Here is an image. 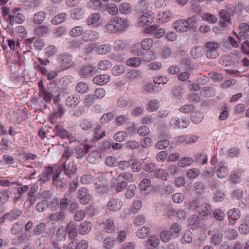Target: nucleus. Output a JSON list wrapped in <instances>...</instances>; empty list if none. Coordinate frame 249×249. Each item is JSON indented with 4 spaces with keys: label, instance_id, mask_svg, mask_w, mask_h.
Masks as SVG:
<instances>
[{
    "label": "nucleus",
    "instance_id": "f257e3e1",
    "mask_svg": "<svg viewBox=\"0 0 249 249\" xmlns=\"http://www.w3.org/2000/svg\"><path fill=\"white\" fill-rule=\"evenodd\" d=\"M220 44L216 41L206 42L204 46V53L207 58L214 59L218 56V49Z\"/></svg>",
    "mask_w": 249,
    "mask_h": 249
},
{
    "label": "nucleus",
    "instance_id": "f03ea898",
    "mask_svg": "<svg viewBox=\"0 0 249 249\" xmlns=\"http://www.w3.org/2000/svg\"><path fill=\"white\" fill-rule=\"evenodd\" d=\"M57 60L62 70L70 68L74 64L72 55L69 53H64L58 54Z\"/></svg>",
    "mask_w": 249,
    "mask_h": 249
},
{
    "label": "nucleus",
    "instance_id": "7ed1b4c3",
    "mask_svg": "<svg viewBox=\"0 0 249 249\" xmlns=\"http://www.w3.org/2000/svg\"><path fill=\"white\" fill-rule=\"evenodd\" d=\"M96 193L99 195L106 194L108 192V182L103 176H100L94 180Z\"/></svg>",
    "mask_w": 249,
    "mask_h": 249
},
{
    "label": "nucleus",
    "instance_id": "20e7f679",
    "mask_svg": "<svg viewBox=\"0 0 249 249\" xmlns=\"http://www.w3.org/2000/svg\"><path fill=\"white\" fill-rule=\"evenodd\" d=\"M123 202L119 198H112L110 199L106 205V212L110 213L116 212L121 209Z\"/></svg>",
    "mask_w": 249,
    "mask_h": 249
},
{
    "label": "nucleus",
    "instance_id": "39448f33",
    "mask_svg": "<svg viewBox=\"0 0 249 249\" xmlns=\"http://www.w3.org/2000/svg\"><path fill=\"white\" fill-rule=\"evenodd\" d=\"M61 170L60 172H63L65 175L71 178L75 175L77 171L76 164L73 161L67 164L66 162L60 163Z\"/></svg>",
    "mask_w": 249,
    "mask_h": 249
},
{
    "label": "nucleus",
    "instance_id": "423d86ee",
    "mask_svg": "<svg viewBox=\"0 0 249 249\" xmlns=\"http://www.w3.org/2000/svg\"><path fill=\"white\" fill-rule=\"evenodd\" d=\"M219 21L221 27L227 29L232 23L231 19V14L230 11L227 10H220L219 11Z\"/></svg>",
    "mask_w": 249,
    "mask_h": 249
},
{
    "label": "nucleus",
    "instance_id": "0eeeda50",
    "mask_svg": "<svg viewBox=\"0 0 249 249\" xmlns=\"http://www.w3.org/2000/svg\"><path fill=\"white\" fill-rule=\"evenodd\" d=\"M53 184L57 189H63L67 186L68 183L67 179L64 178V175L61 174V172L54 174L53 176Z\"/></svg>",
    "mask_w": 249,
    "mask_h": 249
},
{
    "label": "nucleus",
    "instance_id": "6e6552de",
    "mask_svg": "<svg viewBox=\"0 0 249 249\" xmlns=\"http://www.w3.org/2000/svg\"><path fill=\"white\" fill-rule=\"evenodd\" d=\"M189 121L187 119H182L181 123L180 119L177 116H173L170 120L169 126L174 129L186 128L189 124Z\"/></svg>",
    "mask_w": 249,
    "mask_h": 249
},
{
    "label": "nucleus",
    "instance_id": "1a4fd4ad",
    "mask_svg": "<svg viewBox=\"0 0 249 249\" xmlns=\"http://www.w3.org/2000/svg\"><path fill=\"white\" fill-rule=\"evenodd\" d=\"M111 187L114 188L117 193H120L123 191L127 187V183L126 181L122 180L119 179L117 177L116 178H113L110 182Z\"/></svg>",
    "mask_w": 249,
    "mask_h": 249
},
{
    "label": "nucleus",
    "instance_id": "9d476101",
    "mask_svg": "<svg viewBox=\"0 0 249 249\" xmlns=\"http://www.w3.org/2000/svg\"><path fill=\"white\" fill-rule=\"evenodd\" d=\"M53 173V169L52 167L48 166L45 168L44 170L38 176V181L41 184H43L49 181Z\"/></svg>",
    "mask_w": 249,
    "mask_h": 249
},
{
    "label": "nucleus",
    "instance_id": "9b49d317",
    "mask_svg": "<svg viewBox=\"0 0 249 249\" xmlns=\"http://www.w3.org/2000/svg\"><path fill=\"white\" fill-rule=\"evenodd\" d=\"M96 71L97 70L95 67L88 65L81 67L79 71V74L82 77H88L94 75Z\"/></svg>",
    "mask_w": 249,
    "mask_h": 249
},
{
    "label": "nucleus",
    "instance_id": "f8f14e48",
    "mask_svg": "<svg viewBox=\"0 0 249 249\" xmlns=\"http://www.w3.org/2000/svg\"><path fill=\"white\" fill-rule=\"evenodd\" d=\"M154 17L152 12L145 13L139 18L138 23L140 26H148L153 22Z\"/></svg>",
    "mask_w": 249,
    "mask_h": 249
},
{
    "label": "nucleus",
    "instance_id": "ddd939ff",
    "mask_svg": "<svg viewBox=\"0 0 249 249\" xmlns=\"http://www.w3.org/2000/svg\"><path fill=\"white\" fill-rule=\"evenodd\" d=\"M112 23H114L117 31L124 30L129 26L128 20L119 17H114Z\"/></svg>",
    "mask_w": 249,
    "mask_h": 249
},
{
    "label": "nucleus",
    "instance_id": "4468645a",
    "mask_svg": "<svg viewBox=\"0 0 249 249\" xmlns=\"http://www.w3.org/2000/svg\"><path fill=\"white\" fill-rule=\"evenodd\" d=\"M100 14L99 13H95L91 14L86 19V22L88 25L91 26L93 27L99 26Z\"/></svg>",
    "mask_w": 249,
    "mask_h": 249
},
{
    "label": "nucleus",
    "instance_id": "2eb2a0df",
    "mask_svg": "<svg viewBox=\"0 0 249 249\" xmlns=\"http://www.w3.org/2000/svg\"><path fill=\"white\" fill-rule=\"evenodd\" d=\"M99 37L100 34L98 32L93 30H87L84 32L82 39L85 42H91L98 39Z\"/></svg>",
    "mask_w": 249,
    "mask_h": 249
},
{
    "label": "nucleus",
    "instance_id": "dca6fc26",
    "mask_svg": "<svg viewBox=\"0 0 249 249\" xmlns=\"http://www.w3.org/2000/svg\"><path fill=\"white\" fill-rule=\"evenodd\" d=\"M103 225V228L105 232L111 233L115 231L114 220L112 218H108L100 223Z\"/></svg>",
    "mask_w": 249,
    "mask_h": 249
},
{
    "label": "nucleus",
    "instance_id": "f3484780",
    "mask_svg": "<svg viewBox=\"0 0 249 249\" xmlns=\"http://www.w3.org/2000/svg\"><path fill=\"white\" fill-rule=\"evenodd\" d=\"M65 108L63 104H59L54 109L52 115L50 116V120L52 123L54 122V118H61L64 115Z\"/></svg>",
    "mask_w": 249,
    "mask_h": 249
},
{
    "label": "nucleus",
    "instance_id": "a211bd4d",
    "mask_svg": "<svg viewBox=\"0 0 249 249\" xmlns=\"http://www.w3.org/2000/svg\"><path fill=\"white\" fill-rule=\"evenodd\" d=\"M72 198L73 196L71 192L66 193L59 202L60 209L63 211L66 210L69 207Z\"/></svg>",
    "mask_w": 249,
    "mask_h": 249
},
{
    "label": "nucleus",
    "instance_id": "6ab92c4d",
    "mask_svg": "<svg viewBox=\"0 0 249 249\" xmlns=\"http://www.w3.org/2000/svg\"><path fill=\"white\" fill-rule=\"evenodd\" d=\"M92 227L91 223L88 221H85L81 222L78 228V231L81 235H86L91 230Z\"/></svg>",
    "mask_w": 249,
    "mask_h": 249
},
{
    "label": "nucleus",
    "instance_id": "aec40b11",
    "mask_svg": "<svg viewBox=\"0 0 249 249\" xmlns=\"http://www.w3.org/2000/svg\"><path fill=\"white\" fill-rule=\"evenodd\" d=\"M110 80V76L108 74H100L94 77L93 79V82L98 85H104L107 84Z\"/></svg>",
    "mask_w": 249,
    "mask_h": 249
},
{
    "label": "nucleus",
    "instance_id": "412c9836",
    "mask_svg": "<svg viewBox=\"0 0 249 249\" xmlns=\"http://www.w3.org/2000/svg\"><path fill=\"white\" fill-rule=\"evenodd\" d=\"M174 28L177 32H186L189 29L188 22L184 19L179 20L174 23Z\"/></svg>",
    "mask_w": 249,
    "mask_h": 249
},
{
    "label": "nucleus",
    "instance_id": "4be33fe9",
    "mask_svg": "<svg viewBox=\"0 0 249 249\" xmlns=\"http://www.w3.org/2000/svg\"><path fill=\"white\" fill-rule=\"evenodd\" d=\"M101 160V153L97 150L90 152L87 157L88 161L91 164L98 163Z\"/></svg>",
    "mask_w": 249,
    "mask_h": 249
},
{
    "label": "nucleus",
    "instance_id": "5701e85b",
    "mask_svg": "<svg viewBox=\"0 0 249 249\" xmlns=\"http://www.w3.org/2000/svg\"><path fill=\"white\" fill-rule=\"evenodd\" d=\"M235 11L238 16V19L240 21L244 20L245 18L247 16V13L243 9V4L241 2H238L235 5Z\"/></svg>",
    "mask_w": 249,
    "mask_h": 249
},
{
    "label": "nucleus",
    "instance_id": "b1692460",
    "mask_svg": "<svg viewBox=\"0 0 249 249\" xmlns=\"http://www.w3.org/2000/svg\"><path fill=\"white\" fill-rule=\"evenodd\" d=\"M90 146L88 145H85L83 148L79 146H76L73 148V154L77 159H81L85 156V154L88 152Z\"/></svg>",
    "mask_w": 249,
    "mask_h": 249
},
{
    "label": "nucleus",
    "instance_id": "393cba45",
    "mask_svg": "<svg viewBox=\"0 0 249 249\" xmlns=\"http://www.w3.org/2000/svg\"><path fill=\"white\" fill-rule=\"evenodd\" d=\"M77 225L74 222H71L69 223L66 227V229L70 238L73 239L75 238L77 235V231L76 230Z\"/></svg>",
    "mask_w": 249,
    "mask_h": 249
},
{
    "label": "nucleus",
    "instance_id": "a878e982",
    "mask_svg": "<svg viewBox=\"0 0 249 249\" xmlns=\"http://www.w3.org/2000/svg\"><path fill=\"white\" fill-rule=\"evenodd\" d=\"M187 222L191 229H196L200 225V218L197 215H192L188 218Z\"/></svg>",
    "mask_w": 249,
    "mask_h": 249
},
{
    "label": "nucleus",
    "instance_id": "bb28decb",
    "mask_svg": "<svg viewBox=\"0 0 249 249\" xmlns=\"http://www.w3.org/2000/svg\"><path fill=\"white\" fill-rule=\"evenodd\" d=\"M80 98L76 95H71L67 98L65 104L70 107H75L80 102Z\"/></svg>",
    "mask_w": 249,
    "mask_h": 249
},
{
    "label": "nucleus",
    "instance_id": "cd10ccee",
    "mask_svg": "<svg viewBox=\"0 0 249 249\" xmlns=\"http://www.w3.org/2000/svg\"><path fill=\"white\" fill-rule=\"evenodd\" d=\"M212 211L211 206L208 203H202L197 210V212L203 216L209 215Z\"/></svg>",
    "mask_w": 249,
    "mask_h": 249
},
{
    "label": "nucleus",
    "instance_id": "c85d7f7f",
    "mask_svg": "<svg viewBox=\"0 0 249 249\" xmlns=\"http://www.w3.org/2000/svg\"><path fill=\"white\" fill-rule=\"evenodd\" d=\"M129 44L126 40H116L114 42V48L117 51H123L128 48Z\"/></svg>",
    "mask_w": 249,
    "mask_h": 249
},
{
    "label": "nucleus",
    "instance_id": "c756f323",
    "mask_svg": "<svg viewBox=\"0 0 249 249\" xmlns=\"http://www.w3.org/2000/svg\"><path fill=\"white\" fill-rule=\"evenodd\" d=\"M219 167L216 171V175L217 177L221 178H225L227 176L229 173L228 167L224 164L219 163Z\"/></svg>",
    "mask_w": 249,
    "mask_h": 249
},
{
    "label": "nucleus",
    "instance_id": "7c9ffc66",
    "mask_svg": "<svg viewBox=\"0 0 249 249\" xmlns=\"http://www.w3.org/2000/svg\"><path fill=\"white\" fill-rule=\"evenodd\" d=\"M84 28L82 26H77L74 27L69 31V35L72 37H78L80 36H83L84 34Z\"/></svg>",
    "mask_w": 249,
    "mask_h": 249
},
{
    "label": "nucleus",
    "instance_id": "2f4dec72",
    "mask_svg": "<svg viewBox=\"0 0 249 249\" xmlns=\"http://www.w3.org/2000/svg\"><path fill=\"white\" fill-rule=\"evenodd\" d=\"M53 131L55 133V135L53 137L55 136H59L61 139H65L68 136V131L60 125H55L53 129Z\"/></svg>",
    "mask_w": 249,
    "mask_h": 249
},
{
    "label": "nucleus",
    "instance_id": "473e14b6",
    "mask_svg": "<svg viewBox=\"0 0 249 249\" xmlns=\"http://www.w3.org/2000/svg\"><path fill=\"white\" fill-rule=\"evenodd\" d=\"M204 53V48L200 46L194 47L192 48L190 54L195 58H200Z\"/></svg>",
    "mask_w": 249,
    "mask_h": 249
},
{
    "label": "nucleus",
    "instance_id": "72a5a7b5",
    "mask_svg": "<svg viewBox=\"0 0 249 249\" xmlns=\"http://www.w3.org/2000/svg\"><path fill=\"white\" fill-rule=\"evenodd\" d=\"M242 172L243 171L241 169H238L233 171L230 176L231 181L234 183H239L241 180Z\"/></svg>",
    "mask_w": 249,
    "mask_h": 249
},
{
    "label": "nucleus",
    "instance_id": "f704fd0d",
    "mask_svg": "<svg viewBox=\"0 0 249 249\" xmlns=\"http://www.w3.org/2000/svg\"><path fill=\"white\" fill-rule=\"evenodd\" d=\"M73 154V148L70 146L65 147L60 163L66 162Z\"/></svg>",
    "mask_w": 249,
    "mask_h": 249
},
{
    "label": "nucleus",
    "instance_id": "c9c22d12",
    "mask_svg": "<svg viewBox=\"0 0 249 249\" xmlns=\"http://www.w3.org/2000/svg\"><path fill=\"white\" fill-rule=\"evenodd\" d=\"M202 19L209 24H214L217 21V18L209 13H203L200 15Z\"/></svg>",
    "mask_w": 249,
    "mask_h": 249
},
{
    "label": "nucleus",
    "instance_id": "e433bc0d",
    "mask_svg": "<svg viewBox=\"0 0 249 249\" xmlns=\"http://www.w3.org/2000/svg\"><path fill=\"white\" fill-rule=\"evenodd\" d=\"M145 51L142 52V54L140 56L141 57V60L142 59L145 62H149L155 59V53L153 51L151 50Z\"/></svg>",
    "mask_w": 249,
    "mask_h": 249
},
{
    "label": "nucleus",
    "instance_id": "4c0bfd02",
    "mask_svg": "<svg viewBox=\"0 0 249 249\" xmlns=\"http://www.w3.org/2000/svg\"><path fill=\"white\" fill-rule=\"evenodd\" d=\"M200 93L205 97H211L215 95V89L211 87H204L201 89Z\"/></svg>",
    "mask_w": 249,
    "mask_h": 249
},
{
    "label": "nucleus",
    "instance_id": "58836bf2",
    "mask_svg": "<svg viewBox=\"0 0 249 249\" xmlns=\"http://www.w3.org/2000/svg\"><path fill=\"white\" fill-rule=\"evenodd\" d=\"M137 190V187L135 184H132L128 186L125 193V196L127 199H131L134 196Z\"/></svg>",
    "mask_w": 249,
    "mask_h": 249
},
{
    "label": "nucleus",
    "instance_id": "ea45409f",
    "mask_svg": "<svg viewBox=\"0 0 249 249\" xmlns=\"http://www.w3.org/2000/svg\"><path fill=\"white\" fill-rule=\"evenodd\" d=\"M112 50L111 46L108 44H105L99 46L96 49V52L99 54H105L110 52Z\"/></svg>",
    "mask_w": 249,
    "mask_h": 249
},
{
    "label": "nucleus",
    "instance_id": "a19ab883",
    "mask_svg": "<svg viewBox=\"0 0 249 249\" xmlns=\"http://www.w3.org/2000/svg\"><path fill=\"white\" fill-rule=\"evenodd\" d=\"M93 123L89 120L84 119L80 121L79 126L81 129L84 131H87L93 127Z\"/></svg>",
    "mask_w": 249,
    "mask_h": 249
},
{
    "label": "nucleus",
    "instance_id": "79ce46f5",
    "mask_svg": "<svg viewBox=\"0 0 249 249\" xmlns=\"http://www.w3.org/2000/svg\"><path fill=\"white\" fill-rule=\"evenodd\" d=\"M203 117V113L199 111H193L191 114V119L192 122L196 124L200 123L202 121Z\"/></svg>",
    "mask_w": 249,
    "mask_h": 249
},
{
    "label": "nucleus",
    "instance_id": "37998d69",
    "mask_svg": "<svg viewBox=\"0 0 249 249\" xmlns=\"http://www.w3.org/2000/svg\"><path fill=\"white\" fill-rule=\"evenodd\" d=\"M150 231L149 228L146 226H143L137 230L136 235L139 238L143 239L147 237Z\"/></svg>",
    "mask_w": 249,
    "mask_h": 249
},
{
    "label": "nucleus",
    "instance_id": "c03bdc74",
    "mask_svg": "<svg viewBox=\"0 0 249 249\" xmlns=\"http://www.w3.org/2000/svg\"><path fill=\"white\" fill-rule=\"evenodd\" d=\"M119 10L121 14H127L131 13L132 7L129 3L124 2L119 5Z\"/></svg>",
    "mask_w": 249,
    "mask_h": 249
},
{
    "label": "nucleus",
    "instance_id": "a18cd8bd",
    "mask_svg": "<svg viewBox=\"0 0 249 249\" xmlns=\"http://www.w3.org/2000/svg\"><path fill=\"white\" fill-rule=\"evenodd\" d=\"M149 3L146 0L138 1L135 6V10L137 12L142 13L148 9Z\"/></svg>",
    "mask_w": 249,
    "mask_h": 249
},
{
    "label": "nucleus",
    "instance_id": "49530a36",
    "mask_svg": "<svg viewBox=\"0 0 249 249\" xmlns=\"http://www.w3.org/2000/svg\"><path fill=\"white\" fill-rule=\"evenodd\" d=\"M66 228L63 226H59L56 231V236L58 240H64L67 236Z\"/></svg>",
    "mask_w": 249,
    "mask_h": 249
},
{
    "label": "nucleus",
    "instance_id": "de8ad7c7",
    "mask_svg": "<svg viewBox=\"0 0 249 249\" xmlns=\"http://www.w3.org/2000/svg\"><path fill=\"white\" fill-rule=\"evenodd\" d=\"M181 231V227L178 223H174L171 226L169 231L174 237H178Z\"/></svg>",
    "mask_w": 249,
    "mask_h": 249
},
{
    "label": "nucleus",
    "instance_id": "09e8293b",
    "mask_svg": "<svg viewBox=\"0 0 249 249\" xmlns=\"http://www.w3.org/2000/svg\"><path fill=\"white\" fill-rule=\"evenodd\" d=\"M38 95L40 98L47 103H50L53 98L52 94L47 89L39 91Z\"/></svg>",
    "mask_w": 249,
    "mask_h": 249
},
{
    "label": "nucleus",
    "instance_id": "8fccbe9b",
    "mask_svg": "<svg viewBox=\"0 0 249 249\" xmlns=\"http://www.w3.org/2000/svg\"><path fill=\"white\" fill-rule=\"evenodd\" d=\"M159 19L163 23L167 22L172 18V14L170 11H165L159 13Z\"/></svg>",
    "mask_w": 249,
    "mask_h": 249
},
{
    "label": "nucleus",
    "instance_id": "3c124183",
    "mask_svg": "<svg viewBox=\"0 0 249 249\" xmlns=\"http://www.w3.org/2000/svg\"><path fill=\"white\" fill-rule=\"evenodd\" d=\"M46 18V14L44 12H38L35 14L33 17V21L35 24H40L43 22Z\"/></svg>",
    "mask_w": 249,
    "mask_h": 249
},
{
    "label": "nucleus",
    "instance_id": "603ef678",
    "mask_svg": "<svg viewBox=\"0 0 249 249\" xmlns=\"http://www.w3.org/2000/svg\"><path fill=\"white\" fill-rule=\"evenodd\" d=\"M160 106V102L157 99H153L149 102L146 109L148 111L152 112L157 110Z\"/></svg>",
    "mask_w": 249,
    "mask_h": 249
},
{
    "label": "nucleus",
    "instance_id": "864d4df0",
    "mask_svg": "<svg viewBox=\"0 0 249 249\" xmlns=\"http://www.w3.org/2000/svg\"><path fill=\"white\" fill-rule=\"evenodd\" d=\"M223 234L219 231H217L216 233L213 234L211 237V243L213 245H219L223 238Z\"/></svg>",
    "mask_w": 249,
    "mask_h": 249
},
{
    "label": "nucleus",
    "instance_id": "5fc2aeb1",
    "mask_svg": "<svg viewBox=\"0 0 249 249\" xmlns=\"http://www.w3.org/2000/svg\"><path fill=\"white\" fill-rule=\"evenodd\" d=\"M75 89L77 92L84 94L88 91L89 86L86 83L81 82L76 85Z\"/></svg>",
    "mask_w": 249,
    "mask_h": 249
},
{
    "label": "nucleus",
    "instance_id": "6e6d98bb",
    "mask_svg": "<svg viewBox=\"0 0 249 249\" xmlns=\"http://www.w3.org/2000/svg\"><path fill=\"white\" fill-rule=\"evenodd\" d=\"M85 12L81 8H76L71 13V18L76 20H78L83 18Z\"/></svg>",
    "mask_w": 249,
    "mask_h": 249
},
{
    "label": "nucleus",
    "instance_id": "4d7b16f0",
    "mask_svg": "<svg viewBox=\"0 0 249 249\" xmlns=\"http://www.w3.org/2000/svg\"><path fill=\"white\" fill-rule=\"evenodd\" d=\"M195 159L197 163L205 164L207 163L208 157L204 153H199L196 154Z\"/></svg>",
    "mask_w": 249,
    "mask_h": 249
},
{
    "label": "nucleus",
    "instance_id": "13d9d810",
    "mask_svg": "<svg viewBox=\"0 0 249 249\" xmlns=\"http://www.w3.org/2000/svg\"><path fill=\"white\" fill-rule=\"evenodd\" d=\"M159 243L160 240L157 237L151 236L147 239L146 246L147 248H149V247L156 248L159 246Z\"/></svg>",
    "mask_w": 249,
    "mask_h": 249
},
{
    "label": "nucleus",
    "instance_id": "bf43d9fd",
    "mask_svg": "<svg viewBox=\"0 0 249 249\" xmlns=\"http://www.w3.org/2000/svg\"><path fill=\"white\" fill-rule=\"evenodd\" d=\"M219 63L223 66H228L233 64V61L229 55H223L219 60Z\"/></svg>",
    "mask_w": 249,
    "mask_h": 249
},
{
    "label": "nucleus",
    "instance_id": "052dcab7",
    "mask_svg": "<svg viewBox=\"0 0 249 249\" xmlns=\"http://www.w3.org/2000/svg\"><path fill=\"white\" fill-rule=\"evenodd\" d=\"M128 137L126 132L124 131H119L116 133L113 136V139L117 142H122L125 140Z\"/></svg>",
    "mask_w": 249,
    "mask_h": 249
},
{
    "label": "nucleus",
    "instance_id": "680f3d73",
    "mask_svg": "<svg viewBox=\"0 0 249 249\" xmlns=\"http://www.w3.org/2000/svg\"><path fill=\"white\" fill-rule=\"evenodd\" d=\"M126 63L128 66L138 67L141 64V60L140 58L134 57L128 59Z\"/></svg>",
    "mask_w": 249,
    "mask_h": 249
},
{
    "label": "nucleus",
    "instance_id": "e2e57ef3",
    "mask_svg": "<svg viewBox=\"0 0 249 249\" xmlns=\"http://www.w3.org/2000/svg\"><path fill=\"white\" fill-rule=\"evenodd\" d=\"M194 162L192 158L190 157H184L180 159L178 163V165L181 167H185L192 164Z\"/></svg>",
    "mask_w": 249,
    "mask_h": 249
},
{
    "label": "nucleus",
    "instance_id": "0e129e2a",
    "mask_svg": "<svg viewBox=\"0 0 249 249\" xmlns=\"http://www.w3.org/2000/svg\"><path fill=\"white\" fill-rule=\"evenodd\" d=\"M50 219L51 221H58L63 220L65 218V214L63 212H57L50 215Z\"/></svg>",
    "mask_w": 249,
    "mask_h": 249
},
{
    "label": "nucleus",
    "instance_id": "69168bd1",
    "mask_svg": "<svg viewBox=\"0 0 249 249\" xmlns=\"http://www.w3.org/2000/svg\"><path fill=\"white\" fill-rule=\"evenodd\" d=\"M112 67L111 62L108 60H103L100 61L97 64V67L101 70H107Z\"/></svg>",
    "mask_w": 249,
    "mask_h": 249
},
{
    "label": "nucleus",
    "instance_id": "338daca9",
    "mask_svg": "<svg viewBox=\"0 0 249 249\" xmlns=\"http://www.w3.org/2000/svg\"><path fill=\"white\" fill-rule=\"evenodd\" d=\"M153 44V40L151 38L143 39L141 43L142 49L144 50H149Z\"/></svg>",
    "mask_w": 249,
    "mask_h": 249
},
{
    "label": "nucleus",
    "instance_id": "774afa93",
    "mask_svg": "<svg viewBox=\"0 0 249 249\" xmlns=\"http://www.w3.org/2000/svg\"><path fill=\"white\" fill-rule=\"evenodd\" d=\"M174 237L169 230H164L160 233L161 240L164 243L168 242L172 237Z\"/></svg>",
    "mask_w": 249,
    "mask_h": 249
}]
</instances>
